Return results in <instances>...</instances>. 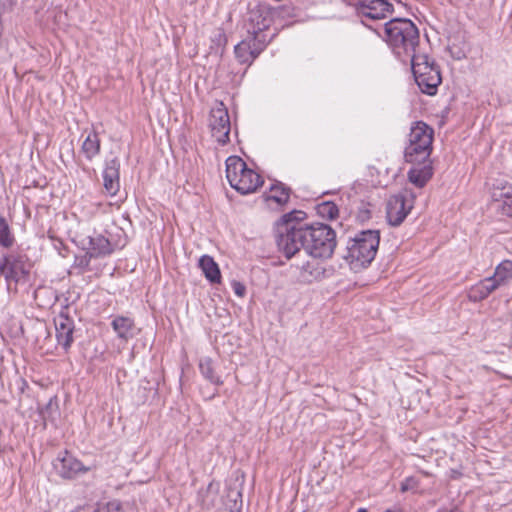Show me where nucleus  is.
I'll return each mask as SVG.
<instances>
[{"mask_svg":"<svg viewBox=\"0 0 512 512\" xmlns=\"http://www.w3.org/2000/svg\"><path fill=\"white\" fill-rule=\"evenodd\" d=\"M232 288H233L234 293L237 296L243 297L245 295L246 288H245V286L242 283H240L238 281H234L232 283Z\"/></svg>","mask_w":512,"mask_h":512,"instance_id":"29","label":"nucleus"},{"mask_svg":"<svg viewBox=\"0 0 512 512\" xmlns=\"http://www.w3.org/2000/svg\"><path fill=\"white\" fill-rule=\"evenodd\" d=\"M13 240L6 220L0 217V245L10 247L13 244Z\"/></svg>","mask_w":512,"mask_h":512,"instance_id":"27","label":"nucleus"},{"mask_svg":"<svg viewBox=\"0 0 512 512\" xmlns=\"http://www.w3.org/2000/svg\"><path fill=\"white\" fill-rule=\"evenodd\" d=\"M306 227V254L322 259L331 258L336 247L335 231L328 225L317 223Z\"/></svg>","mask_w":512,"mask_h":512,"instance_id":"5","label":"nucleus"},{"mask_svg":"<svg viewBox=\"0 0 512 512\" xmlns=\"http://www.w3.org/2000/svg\"><path fill=\"white\" fill-rule=\"evenodd\" d=\"M271 19L260 10H253L249 15L248 34L266 37L265 31L270 27Z\"/></svg>","mask_w":512,"mask_h":512,"instance_id":"19","label":"nucleus"},{"mask_svg":"<svg viewBox=\"0 0 512 512\" xmlns=\"http://www.w3.org/2000/svg\"><path fill=\"white\" fill-rule=\"evenodd\" d=\"M415 195L407 189L392 195L387 200L386 218L391 226H399L414 207Z\"/></svg>","mask_w":512,"mask_h":512,"instance_id":"7","label":"nucleus"},{"mask_svg":"<svg viewBox=\"0 0 512 512\" xmlns=\"http://www.w3.org/2000/svg\"><path fill=\"white\" fill-rule=\"evenodd\" d=\"M490 278L498 288L506 285L512 279V261L504 260L499 263Z\"/></svg>","mask_w":512,"mask_h":512,"instance_id":"24","label":"nucleus"},{"mask_svg":"<svg viewBox=\"0 0 512 512\" xmlns=\"http://www.w3.org/2000/svg\"><path fill=\"white\" fill-rule=\"evenodd\" d=\"M496 289L498 287L495 282L490 277H487L470 288L468 297L473 302H479L486 299Z\"/></svg>","mask_w":512,"mask_h":512,"instance_id":"20","label":"nucleus"},{"mask_svg":"<svg viewBox=\"0 0 512 512\" xmlns=\"http://www.w3.org/2000/svg\"><path fill=\"white\" fill-rule=\"evenodd\" d=\"M199 369L201 374L211 383L220 385L222 381L219 376L214 373L213 363L211 358L203 357L199 361Z\"/></svg>","mask_w":512,"mask_h":512,"instance_id":"26","label":"nucleus"},{"mask_svg":"<svg viewBox=\"0 0 512 512\" xmlns=\"http://www.w3.org/2000/svg\"><path fill=\"white\" fill-rule=\"evenodd\" d=\"M357 512H367L365 509L361 508Z\"/></svg>","mask_w":512,"mask_h":512,"instance_id":"34","label":"nucleus"},{"mask_svg":"<svg viewBox=\"0 0 512 512\" xmlns=\"http://www.w3.org/2000/svg\"><path fill=\"white\" fill-rule=\"evenodd\" d=\"M88 244L87 253L90 257L106 256L113 250L110 241L100 234L89 237Z\"/></svg>","mask_w":512,"mask_h":512,"instance_id":"21","label":"nucleus"},{"mask_svg":"<svg viewBox=\"0 0 512 512\" xmlns=\"http://www.w3.org/2000/svg\"><path fill=\"white\" fill-rule=\"evenodd\" d=\"M448 512H462V511H461V510H459V509H457V508H454V509H452V510H450V511H448Z\"/></svg>","mask_w":512,"mask_h":512,"instance_id":"32","label":"nucleus"},{"mask_svg":"<svg viewBox=\"0 0 512 512\" xmlns=\"http://www.w3.org/2000/svg\"><path fill=\"white\" fill-rule=\"evenodd\" d=\"M318 213L332 220L338 216V207L333 202H324L318 206Z\"/></svg>","mask_w":512,"mask_h":512,"instance_id":"28","label":"nucleus"},{"mask_svg":"<svg viewBox=\"0 0 512 512\" xmlns=\"http://www.w3.org/2000/svg\"><path fill=\"white\" fill-rule=\"evenodd\" d=\"M306 227L305 225L286 224L285 231L278 239L277 245L287 258L293 257L303 248L306 251Z\"/></svg>","mask_w":512,"mask_h":512,"instance_id":"8","label":"nucleus"},{"mask_svg":"<svg viewBox=\"0 0 512 512\" xmlns=\"http://www.w3.org/2000/svg\"><path fill=\"white\" fill-rule=\"evenodd\" d=\"M55 329L58 344L68 350L73 342V321L69 317L60 314L55 318Z\"/></svg>","mask_w":512,"mask_h":512,"instance_id":"15","label":"nucleus"},{"mask_svg":"<svg viewBox=\"0 0 512 512\" xmlns=\"http://www.w3.org/2000/svg\"><path fill=\"white\" fill-rule=\"evenodd\" d=\"M379 242L380 236L377 230L357 233L347 244L346 260L355 270L366 267L375 258Z\"/></svg>","mask_w":512,"mask_h":512,"instance_id":"3","label":"nucleus"},{"mask_svg":"<svg viewBox=\"0 0 512 512\" xmlns=\"http://www.w3.org/2000/svg\"><path fill=\"white\" fill-rule=\"evenodd\" d=\"M411 69L421 92L427 95H435L442 79L438 67L428 61L424 54L412 57Z\"/></svg>","mask_w":512,"mask_h":512,"instance_id":"6","label":"nucleus"},{"mask_svg":"<svg viewBox=\"0 0 512 512\" xmlns=\"http://www.w3.org/2000/svg\"><path fill=\"white\" fill-rule=\"evenodd\" d=\"M385 512H403L400 508L387 509Z\"/></svg>","mask_w":512,"mask_h":512,"instance_id":"31","label":"nucleus"},{"mask_svg":"<svg viewBox=\"0 0 512 512\" xmlns=\"http://www.w3.org/2000/svg\"><path fill=\"white\" fill-rule=\"evenodd\" d=\"M199 267L208 281L213 284L221 282L219 266L211 256L203 255L199 259Z\"/></svg>","mask_w":512,"mask_h":512,"instance_id":"22","label":"nucleus"},{"mask_svg":"<svg viewBox=\"0 0 512 512\" xmlns=\"http://www.w3.org/2000/svg\"><path fill=\"white\" fill-rule=\"evenodd\" d=\"M0 273L6 281L18 282L27 271L21 260L5 256L0 260Z\"/></svg>","mask_w":512,"mask_h":512,"instance_id":"16","label":"nucleus"},{"mask_svg":"<svg viewBox=\"0 0 512 512\" xmlns=\"http://www.w3.org/2000/svg\"><path fill=\"white\" fill-rule=\"evenodd\" d=\"M100 148L101 141L98 133L94 130L90 131L81 145V153L91 161L100 153Z\"/></svg>","mask_w":512,"mask_h":512,"instance_id":"23","label":"nucleus"},{"mask_svg":"<svg viewBox=\"0 0 512 512\" xmlns=\"http://www.w3.org/2000/svg\"><path fill=\"white\" fill-rule=\"evenodd\" d=\"M53 466L58 475L64 479H73L90 470L89 467L84 466L77 458L67 451L58 455Z\"/></svg>","mask_w":512,"mask_h":512,"instance_id":"12","label":"nucleus"},{"mask_svg":"<svg viewBox=\"0 0 512 512\" xmlns=\"http://www.w3.org/2000/svg\"><path fill=\"white\" fill-rule=\"evenodd\" d=\"M104 512H122L120 503L118 501L109 502L106 505Z\"/></svg>","mask_w":512,"mask_h":512,"instance_id":"30","label":"nucleus"},{"mask_svg":"<svg viewBox=\"0 0 512 512\" xmlns=\"http://www.w3.org/2000/svg\"><path fill=\"white\" fill-rule=\"evenodd\" d=\"M357 16L363 24L368 20H382L393 12V5L387 0H362L355 6Z\"/></svg>","mask_w":512,"mask_h":512,"instance_id":"10","label":"nucleus"},{"mask_svg":"<svg viewBox=\"0 0 512 512\" xmlns=\"http://www.w3.org/2000/svg\"><path fill=\"white\" fill-rule=\"evenodd\" d=\"M119 168L120 163L117 158H114L106 163L103 171V181L105 191L114 196L119 191Z\"/></svg>","mask_w":512,"mask_h":512,"instance_id":"17","label":"nucleus"},{"mask_svg":"<svg viewBox=\"0 0 512 512\" xmlns=\"http://www.w3.org/2000/svg\"><path fill=\"white\" fill-rule=\"evenodd\" d=\"M290 198L289 189L282 184L272 185L269 193L265 196L266 201H273L277 205H284Z\"/></svg>","mask_w":512,"mask_h":512,"instance_id":"25","label":"nucleus"},{"mask_svg":"<svg viewBox=\"0 0 512 512\" xmlns=\"http://www.w3.org/2000/svg\"><path fill=\"white\" fill-rule=\"evenodd\" d=\"M492 200L501 202L499 206L504 215L512 217V186L503 180H496L490 189Z\"/></svg>","mask_w":512,"mask_h":512,"instance_id":"13","label":"nucleus"},{"mask_svg":"<svg viewBox=\"0 0 512 512\" xmlns=\"http://www.w3.org/2000/svg\"><path fill=\"white\" fill-rule=\"evenodd\" d=\"M226 178L230 186L241 194L253 193L263 184L262 177L238 156L226 159Z\"/></svg>","mask_w":512,"mask_h":512,"instance_id":"4","label":"nucleus"},{"mask_svg":"<svg viewBox=\"0 0 512 512\" xmlns=\"http://www.w3.org/2000/svg\"><path fill=\"white\" fill-rule=\"evenodd\" d=\"M407 489L406 485H402V491H405Z\"/></svg>","mask_w":512,"mask_h":512,"instance_id":"33","label":"nucleus"},{"mask_svg":"<svg viewBox=\"0 0 512 512\" xmlns=\"http://www.w3.org/2000/svg\"><path fill=\"white\" fill-rule=\"evenodd\" d=\"M209 128L212 137L220 145H226L231 131L230 117L222 102L212 108L209 115Z\"/></svg>","mask_w":512,"mask_h":512,"instance_id":"9","label":"nucleus"},{"mask_svg":"<svg viewBox=\"0 0 512 512\" xmlns=\"http://www.w3.org/2000/svg\"><path fill=\"white\" fill-rule=\"evenodd\" d=\"M384 39L403 62L411 61L419 44V32L408 19L396 18L385 24Z\"/></svg>","mask_w":512,"mask_h":512,"instance_id":"2","label":"nucleus"},{"mask_svg":"<svg viewBox=\"0 0 512 512\" xmlns=\"http://www.w3.org/2000/svg\"><path fill=\"white\" fill-rule=\"evenodd\" d=\"M268 38L249 35L235 46L234 52L239 62L251 64L265 49Z\"/></svg>","mask_w":512,"mask_h":512,"instance_id":"11","label":"nucleus"},{"mask_svg":"<svg viewBox=\"0 0 512 512\" xmlns=\"http://www.w3.org/2000/svg\"><path fill=\"white\" fill-rule=\"evenodd\" d=\"M309 259L304 261L302 264H297L300 270V277L305 282H313L325 277L326 268L319 257L308 256Z\"/></svg>","mask_w":512,"mask_h":512,"instance_id":"14","label":"nucleus"},{"mask_svg":"<svg viewBox=\"0 0 512 512\" xmlns=\"http://www.w3.org/2000/svg\"><path fill=\"white\" fill-rule=\"evenodd\" d=\"M111 326L117 334V337L125 342L132 339L138 331L134 320L125 316H116L113 319Z\"/></svg>","mask_w":512,"mask_h":512,"instance_id":"18","label":"nucleus"},{"mask_svg":"<svg viewBox=\"0 0 512 512\" xmlns=\"http://www.w3.org/2000/svg\"><path fill=\"white\" fill-rule=\"evenodd\" d=\"M434 130L423 121L414 122L408 134V143L405 147V161L411 164L408 179L416 187L422 188L433 176V167L430 155Z\"/></svg>","mask_w":512,"mask_h":512,"instance_id":"1","label":"nucleus"}]
</instances>
